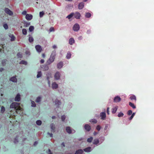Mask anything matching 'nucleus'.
Wrapping results in <instances>:
<instances>
[{
    "label": "nucleus",
    "mask_w": 154,
    "mask_h": 154,
    "mask_svg": "<svg viewBox=\"0 0 154 154\" xmlns=\"http://www.w3.org/2000/svg\"><path fill=\"white\" fill-rule=\"evenodd\" d=\"M20 104L17 102H13L12 103L10 106V108H14L15 111L17 113L20 114V111L22 110L20 106Z\"/></svg>",
    "instance_id": "f257e3e1"
},
{
    "label": "nucleus",
    "mask_w": 154,
    "mask_h": 154,
    "mask_svg": "<svg viewBox=\"0 0 154 154\" xmlns=\"http://www.w3.org/2000/svg\"><path fill=\"white\" fill-rule=\"evenodd\" d=\"M56 54V51L54 50L52 51L50 57L47 61V64L50 65L54 61Z\"/></svg>",
    "instance_id": "f03ea898"
},
{
    "label": "nucleus",
    "mask_w": 154,
    "mask_h": 154,
    "mask_svg": "<svg viewBox=\"0 0 154 154\" xmlns=\"http://www.w3.org/2000/svg\"><path fill=\"white\" fill-rule=\"evenodd\" d=\"M80 29V26L79 24L78 23L75 24L73 27V30L75 32L78 31Z\"/></svg>",
    "instance_id": "7ed1b4c3"
},
{
    "label": "nucleus",
    "mask_w": 154,
    "mask_h": 154,
    "mask_svg": "<svg viewBox=\"0 0 154 154\" xmlns=\"http://www.w3.org/2000/svg\"><path fill=\"white\" fill-rule=\"evenodd\" d=\"M60 74L59 72H57L54 75V79L55 80H58L60 79Z\"/></svg>",
    "instance_id": "20e7f679"
},
{
    "label": "nucleus",
    "mask_w": 154,
    "mask_h": 154,
    "mask_svg": "<svg viewBox=\"0 0 154 154\" xmlns=\"http://www.w3.org/2000/svg\"><path fill=\"white\" fill-rule=\"evenodd\" d=\"M66 130L69 134L74 133L75 132L74 130H72L69 127H67L66 128Z\"/></svg>",
    "instance_id": "39448f33"
},
{
    "label": "nucleus",
    "mask_w": 154,
    "mask_h": 154,
    "mask_svg": "<svg viewBox=\"0 0 154 154\" xmlns=\"http://www.w3.org/2000/svg\"><path fill=\"white\" fill-rule=\"evenodd\" d=\"M4 11L6 13L10 16H12L13 15L12 12L8 8H5Z\"/></svg>",
    "instance_id": "423d86ee"
},
{
    "label": "nucleus",
    "mask_w": 154,
    "mask_h": 154,
    "mask_svg": "<svg viewBox=\"0 0 154 154\" xmlns=\"http://www.w3.org/2000/svg\"><path fill=\"white\" fill-rule=\"evenodd\" d=\"M74 17L77 19H80L81 17V14L80 13L78 12H76L75 13H74Z\"/></svg>",
    "instance_id": "0eeeda50"
},
{
    "label": "nucleus",
    "mask_w": 154,
    "mask_h": 154,
    "mask_svg": "<svg viewBox=\"0 0 154 154\" xmlns=\"http://www.w3.org/2000/svg\"><path fill=\"white\" fill-rule=\"evenodd\" d=\"M121 98L119 96L115 97L113 100V101L115 103H119L121 100Z\"/></svg>",
    "instance_id": "6e6552de"
},
{
    "label": "nucleus",
    "mask_w": 154,
    "mask_h": 154,
    "mask_svg": "<svg viewBox=\"0 0 154 154\" xmlns=\"http://www.w3.org/2000/svg\"><path fill=\"white\" fill-rule=\"evenodd\" d=\"M51 87L53 89H56L58 88V85L56 82H54L52 84Z\"/></svg>",
    "instance_id": "1a4fd4ad"
},
{
    "label": "nucleus",
    "mask_w": 154,
    "mask_h": 154,
    "mask_svg": "<svg viewBox=\"0 0 154 154\" xmlns=\"http://www.w3.org/2000/svg\"><path fill=\"white\" fill-rule=\"evenodd\" d=\"M32 15L30 14H27L25 17L26 19L27 20H30L32 18Z\"/></svg>",
    "instance_id": "9d476101"
},
{
    "label": "nucleus",
    "mask_w": 154,
    "mask_h": 154,
    "mask_svg": "<svg viewBox=\"0 0 154 154\" xmlns=\"http://www.w3.org/2000/svg\"><path fill=\"white\" fill-rule=\"evenodd\" d=\"M35 48L36 51L38 53H40L42 51V48L41 46L39 45H37L35 46Z\"/></svg>",
    "instance_id": "9b49d317"
},
{
    "label": "nucleus",
    "mask_w": 154,
    "mask_h": 154,
    "mask_svg": "<svg viewBox=\"0 0 154 154\" xmlns=\"http://www.w3.org/2000/svg\"><path fill=\"white\" fill-rule=\"evenodd\" d=\"M61 104V102L58 99H56L55 101V106L57 107H59L60 106Z\"/></svg>",
    "instance_id": "f8f14e48"
},
{
    "label": "nucleus",
    "mask_w": 154,
    "mask_h": 154,
    "mask_svg": "<svg viewBox=\"0 0 154 154\" xmlns=\"http://www.w3.org/2000/svg\"><path fill=\"white\" fill-rule=\"evenodd\" d=\"M100 116L101 117V119L104 120L106 117V114L105 112H101L100 113Z\"/></svg>",
    "instance_id": "ddd939ff"
},
{
    "label": "nucleus",
    "mask_w": 154,
    "mask_h": 154,
    "mask_svg": "<svg viewBox=\"0 0 154 154\" xmlns=\"http://www.w3.org/2000/svg\"><path fill=\"white\" fill-rule=\"evenodd\" d=\"M84 3L83 2H80L78 5V8L79 9H82L84 7Z\"/></svg>",
    "instance_id": "4468645a"
},
{
    "label": "nucleus",
    "mask_w": 154,
    "mask_h": 154,
    "mask_svg": "<svg viewBox=\"0 0 154 154\" xmlns=\"http://www.w3.org/2000/svg\"><path fill=\"white\" fill-rule=\"evenodd\" d=\"M51 131L53 132H54L55 131V127L54 124L52 123L50 125Z\"/></svg>",
    "instance_id": "2eb2a0df"
},
{
    "label": "nucleus",
    "mask_w": 154,
    "mask_h": 154,
    "mask_svg": "<svg viewBox=\"0 0 154 154\" xmlns=\"http://www.w3.org/2000/svg\"><path fill=\"white\" fill-rule=\"evenodd\" d=\"M20 99V95L19 94H17L15 97L14 100L16 101H19Z\"/></svg>",
    "instance_id": "dca6fc26"
},
{
    "label": "nucleus",
    "mask_w": 154,
    "mask_h": 154,
    "mask_svg": "<svg viewBox=\"0 0 154 154\" xmlns=\"http://www.w3.org/2000/svg\"><path fill=\"white\" fill-rule=\"evenodd\" d=\"M92 149H91V147H88L84 149L83 150L84 151L87 152H89L92 151Z\"/></svg>",
    "instance_id": "f3484780"
},
{
    "label": "nucleus",
    "mask_w": 154,
    "mask_h": 154,
    "mask_svg": "<svg viewBox=\"0 0 154 154\" xmlns=\"http://www.w3.org/2000/svg\"><path fill=\"white\" fill-rule=\"evenodd\" d=\"M85 129L87 131H89L91 129V127L88 124H85L84 126Z\"/></svg>",
    "instance_id": "a211bd4d"
},
{
    "label": "nucleus",
    "mask_w": 154,
    "mask_h": 154,
    "mask_svg": "<svg viewBox=\"0 0 154 154\" xmlns=\"http://www.w3.org/2000/svg\"><path fill=\"white\" fill-rule=\"evenodd\" d=\"M63 66V63L62 62H60L57 64V66L58 69L61 68Z\"/></svg>",
    "instance_id": "6ab92c4d"
},
{
    "label": "nucleus",
    "mask_w": 154,
    "mask_h": 154,
    "mask_svg": "<svg viewBox=\"0 0 154 154\" xmlns=\"http://www.w3.org/2000/svg\"><path fill=\"white\" fill-rule=\"evenodd\" d=\"M10 80L14 82H16L17 81V79L16 76L11 77L10 79Z\"/></svg>",
    "instance_id": "aec40b11"
},
{
    "label": "nucleus",
    "mask_w": 154,
    "mask_h": 154,
    "mask_svg": "<svg viewBox=\"0 0 154 154\" xmlns=\"http://www.w3.org/2000/svg\"><path fill=\"white\" fill-rule=\"evenodd\" d=\"M9 37L11 38V41H13L15 40V38L14 35L12 34H10L9 35Z\"/></svg>",
    "instance_id": "412c9836"
},
{
    "label": "nucleus",
    "mask_w": 154,
    "mask_h": 154,
    "mask_svg": "<svg viewBox=\"0 0 154 154\" xmlns=\"http://www.w3.org/2000/svg\"><path fill=\"white\" fill-rule=\"evenodd\" d=\"M75 42V40L72 38H70L69 40V43L70 45H73Z\"/></svg>",
    "instance_id": "4be33fe9"
},
{
    "label": "nucleus",
    "mask_w": 154,
    "mask_h": 154,
    "mask_svg": "<svg viewBox=\"0 0 154 154\" xmlns=\"http://www.w3.org/2000/svg\"><path fill=\"white\" fill-rule=\"evenodd\" d=\"M83 150L82 149H79L76 151L75 154H83Z\"/></svg>",
    "instance_id": "5701e85b"
},
{
    "label": "nucleus",
    "mask_w": 154,
    "mask_h": 154,
    "mask_svg": "<svg viewBox=\"0 0 154 154\" xmlns=\"http://www.w3.org/2000/svg\"><path fill=\"white\" fill-rule=\"evenodd\" d=\"M29 37V41L30 43L33 42L34 41V39L33 37L30 35H28Z\"/></svg>",
    "instance_id": "b1692460"
},
{
    "label": "nucleus",
    "mask_w": 154,
    "mask_h": 154,
    "mask_svg": "<svg viewBox=\"0 0 154 154\" xmlns=\"http://www.w3.org/2000/svg\"><path fill=\"white\" fill-rule=\"evenodd\" d=\"M118 109V106H115L112 108V112L113 114H115L116 113Z\"/></svg>",
    "instance_id": "393cba45"
},
{
    "label": "nucleus",
    "mask_w": 154,
    "mask_h": 154,
    "mask_svg": "<svg viewBox=\"0 0 154 154\" xmlns=\"http://www.w3.org/2000/svg\"><path fill=\"white\" fill-rule=\"evenodd\" d=\"M42 98V97L41 96L38 97L36 99L35 102L37 103H39L41 101Z\"/></svg>",
    "instance_id": "a878e982"
},
{
    "label": "nucleus",
    "mask_w": 154,
    "mask_h": 154,
    "mask_svg": "<svg viewBox=\"0 0 154 154\" xmlns=\"http://www.w3.org/2000/svg\"><path fill=\"white\" fill-rule=\"evenodd\" d=\"M42 68L44 70H47L49 69V67L47 65L43 66Z\"/></svg>",
    "instance_id": "bb28decb"
},
{
    "label": "nucleus",
    "mask_w": 154,
    "mask_h": 154,
    "mask_svg": "<svg viewBox=\"0 0 154 154\" xmlns=\"http://www.w3.org/2000/svg\"><path fill=\"white\" fill-rule=\"evenodd\" d=\"M100 141L99 140L97 139H96L94 140L93 144L95 145H97L99 143Z\"/></svg>",
    "instance_id": "cd10ccee"
},
{
    "label": "nucleus",
    "mask_w": 154,
    "mask_h": 154,
    "mask_svg": "<svg viewBox=\"0 0 154 154\" xmlns=\"http://www.w3.org/2000/svg\"><path fill=\"white\" fill-rule=\"evenodd\" d=\"M74 13H71L66 17V18H68V19H69L74 16Z\"/></svg>",
    "instance_id": "c85d7f7f"
},
{
    "label": "nucleus",
    "mask_w": 154,
    "mask_h": 154,
    "mask_svg": "<svg viewBox=\"0 0 154 154\" xmlns=\"http://www.w3.org/2000/svg\"><path fill=\"white\" fill-rule=\"evenodd\" d=\"M85 16L86 18H89L91 16V14L89 12H87L85 13Z\"/></svg>",
    "instance_id": "c756f323"
},
{
    "label": "nucleus",
    "mask_w": 154,
    "mask_h": 154,
    "mask_svg": "<svg viewBox=\"0 0 154 154\" xmlns=\"http://www.w3.org/2000/svg\"><path fill=\"white\" fill-rule=\"evenodd\" d=\"M24 24L25 26L27 27L30 24L29 22H27L26 21H24Z\"/></svg>",
    "instance_id": "7c9ffc66"
},
{
    "label": "nucleus",
    "mask_w": 154,
    "mask_h": 154,
    "mask_svg": "<svg viewBox=\"0 0 154 154\" xmlns=\"http://www.w3.org/2000/svg\"><path fill=\"white\" fill-rule=\"evenodd\" d=\"M99 140H99L100 141V144L104 141L105 140V138L101 136L99 138Z\"/></svg>",
    "instance_id": "2f4dec72"
},
{
    "label": "nucleus",
    "mask_w": 154,
    "mask_h": 154,
    "mask_svg": "<svg viewBox=\"0 0 154 154\" xmlns=\"http://www.w3.org/2000/svg\"><path fill=\"white\" fill-rule=\"evenodd\" d=\"M129 105L133 109H135L136 108V106L134 105V104L131 103V102H129Z\"/></svg>",
    "instance_id": "473e14b6"
},
{
    "label": "nucleus",
    "mask_w": 154,
    "mask_h": 154,
    "mask_svg": "<svg viewBox=\"0 0 154 154\" xmlns=\"http://www.w3.org/2000/svg\"><path fill=\"white\" fill-rule=\"evenodd\" d=\"M42 76V73L41 71L38 72L36 77L37 78L41 77Z\"/></svg>",
    "instance_id": "72a5a7b5"
},
{
    "label": "nucleus",
    "mask_w": 154,
    "mask_h": 154,
    "mask_svg": "<svg viewBox=\"0 0 154 154\" xmlns=\"http://www.w3.org/2000/svg\"><path fill=\"white\" fill-rule=\"evenodd\" d=\"M20 64H23L25 65H26L27 64V61L25 60H22L19 63Z\"/></svg>",
    "instance_id": "f704fd0d"
},
{
    "label": "nucleus",
    "mask_w": 154,
    "mask_h": 154,
    "mask_svg": "<svg viewBox=\"0 0 154 154\" xmlns=\"http://www.w3.org/2000/svg\"><path fill=\"white\" fill-rule=\"evenodd\" d=\"M7 60L6 59H4L2 60V63L3 66H5L6 65Z\"/></svg>",
    "instance_id": "c9c22d12"
},
{
    "label": "nucleus",
    "mask_w": 154,
    "mask_h": 154,
    "mask_svg": "<svg viewBox=\"0 0 154 154\" xmlns=\"http://www.w3.org/2000/svg\"><path fill=\"white\" fill-rule=\"evenodd\" d=\"M71 57V54L70 52H69L67 53V55L66 56V58L67 59H69Z\"/></svg>",
    "instance_id": "e433bc0d"
},
{
    "label": "nucleus",
    "mask_w": 154,
    "mask_h": 154,
    "mask_svg": "<svg viewBox=\"0 0 154 154\" xmlns=\"http://www.w3.org/2000/svg\"><path fill=\"white\" fill-rule=\"evenodd\" d=\"M89 122H93L94 123H96L97 122V121L95 119H91Z\"/></svg>",
    "instance_id": "4c0bfd02"
},
{
    "label": "nucleus",
    "mask_w": 154,
    "mask_h": 154,
    "mask_svg": "<svg viewBox=\"0 0 154 154\" xmlns=\"http://www.w3.org/2000/svg\"><path fill=\"white\" fill-rule=\"evenodd\" d=\"M130 99L131 100H134L135 101L136 100V96L135 95H131L130 97Z\"/></svg>",
    "instance_id": "58836bf2"
},
{
    "label": "nucleus",
    "mask_w": 154,
    "mask_h": 154,
    "mask_svg": "<svg viewBox=\"0 0 154 154\" xmlns=\"http://www.w3.org/2000/svg\"><path fill=\"white\" fill-rule=\"evenodd\" d=\"M22 33L24 35H26L27 34V31L25 29H22Z\"/></svg>",
    "instance_id": "ea45409f"
},
{
    "label": "nucleus",
    "mask_w": 154,
    "mask_h": 154,
    "mask_svg": "<svg viewBox=\"0 0 154 154\" xmlns=\"http://www.w3.org/2000/svg\"><path fill=\"white\" fill-rule=\"evenodd\" d=\"M42 122L41 120H38L36 122V124L38 125H40L42 124Z\"/></svg>",
    "instance_id": "a19ab883"
},
{
    "label": "nucleus",
    "mask_w": 154,
    "mask_h": 154,
    "mask_svg": "<svg viewBox=\"0 0 154 154\" xmlns=\"http://www.w3.org/2000/svg\"><path fill=\"white\" fill-rule=\"evenodd\" d=\"M34 29V26H30L29 28V32H31L33 31Z\"/></svg>",
    "instance_id": "79ce46f5"
},
{
    "label": "nucleus",
    "mask_w": 154,
    "mask_h": 154,
    "mask_svg": "<svg viewBox=\"0 0 154 154\" xmlns=\"http://www.w3.org/2000/svg\"><path fill=\"white\" fill-rule=\"evenodd\" d=\"M44 14V12L43 11L40 12L39 13V16L41 18L43 17Z\"/></svg>",
    "instance_id": "37998d69"
},
{
    "label": "nucleus",
    "mask_w": 154,
    "mask_h": 154,
    "mask_svg": "<svg viewBox=\"0 0 154 154\" xmlns=\"http://www.w3.org/2000/svg\"><path fill=\"white\" fill-rule=\"evenodd\" d=\"M93 138L92 137H91L90 138H88L87 139V141L88 142L90 143L92 142V141L93 140Z\"/></svg>",
    "instance_id": "c03bdc74"
},
{
    "label": "nucleus",
    "mask_w": 154,
    "mask_h": 154,
    "mask_svg": "<svg viewBox=\"0 0 154 154\" xmlns=\"http://www.w3.org/2000/svg\"><path fill=\"white\" fill-rule=\"evenodd\" d=\"M124 116V114L122 112H120L118 114V116L119 117H122Z\"/></svg>",
    "instance_id": "a18cd8bd"
},
{
    "label": "nucleus",
    "mask_w": 154,
    "mask_h": 154,
    "mask_svg": "<svg viewBox=\"0 0 154 154\" xmlns=\"http://www.w3.org/2000/svg\"><path fill=\"white\" fill-rule=\"evenodd\" d=\"M135 112H133L131 115V117L129 118V120H131L132 119L134 116H135Z\"/></svg>",
    "instance_id": "49530a36"
},
{
    "label": "nucleus",
    "mask_w": 154,
    "mask_h": 154,
    "mask_svg": "<svg viewBox=\"0 0 154 154\" xmlns=\"http://www.w3.org/2000/svg\"><path fill=\"white\" fill-rule=\"evenodd\" d=\"M5 108L3 106H2L1 107V112L2 113H3L5 111Z\"/></svg>",
    "instance_id": "de8ad7c7"
},
{
    "label": "nucleus",
    "mask_w": 154,
    "mask_h": 154,
    "mask_svg": "<svg viewBox=\"0 0 154 154\" xmlns=\"http://www.w3.org/2000/svg\"><path fill=\"white\" fill-rule=\"evenodd\" d=\"M31 106L32 107H35L36 106V104L35 102L31 100Z\"/></svg>",
    "instance_id": "09e8293b"
},
{
    "label": "nucleus",
    "mask_w": 154,
    "mask_h": 154,
    "mask_svg": "<svg viewBox=\"0 0 154 154\" xmlns=\"http://www.w3.org/2000/svg\"><path fill=\"white\" fill-rule=\"evenodd\" d=\"M3 27L5 29H8V25L6 23L4 24Z\"/></svg>",
    "instance_id": "8fccbe9b"
},
{
    "label": "nucleus",
    "mask_w": 154,
    "mask_h": 154,
    "mask_svg": "<svg viewBox=\"0 0 154 154\" xmlns=\"http://www.w3.org/2000/svg\"><path fill=\"white\" fill-rule=\"evenodd\" d=\"M18 142V137H16V138L14 139V143H17Z\"/></svg>",
    "instance_id": "3c124183"
},
{
    "label": "nucleus",
    "mask_w": 154,
    "mask_h": 154,
    "mask_svg": "<svg viewBox=\"0 0 154 154\" xmlns=\"http://www.w3.org/2000/svg\"><path fill=\"white\" fill-rule=\"evenodd\" d=\"M132 111L131 110H129L127 112V114L129 116L131 115L132 113Z\"/></svg>",
    "instance_id": "603ef678"
},
{
    "label": "nucleus",
    "mask_w": 154,
    "mask_h": 154,
    "mask_svg": "<svg viewBox=\"0 0 154 154\" xmlns=\"http://www.w3.org/2000/svg\"><path fill=\"white\" fill-rule=\"evenodd\" d=\"M101 128V127L100 125H98L96 128V129L98 131H100Z\"/></svg>",
    "instance_id": "864d4df0"
},
{
    "label": "nucleus",
    "mask_w": 154,
    "mask_h": 154,
    "mask_svg": "<svg viewBox=\"0 0 154 154\" xmlns=\"http://www.w3.org/2000/svg\"><path fill=\"white\" fill-rule=\"evenodd\" d=\"M17 56L19 58H22V56L21 54H20V53H18L17 54Z\"/></svg>",
    "instance_id": "5fc2aeb1"
},
{
    "label": "nucleus",
    "mask_w": 154,
    "mask_h": 154,
    "mask_svg": "<svg viewBox=\"0 0 154 154\" xmlns=\"http://www.w3.org/2000/svg\"><path fill=\"white\" fill-rule=\"evenodd\" d=\"M66 116L65 115H63L61 116V119L63 121L65 119Z\"/></svg>",
    "instance_id": "6e6d98bb"
},
{
    "label": "nucleus",
    "mask_w": 154,
    "mask_h": 154,
    "mask_svg": "<svg viewBox=\"0 0 154 154\" xmlns=\"http://www.w3.org/2000/svg\"><path fill=\"white\" fill-rule=\"evenodd\" d=\"M54 31V28L52 27L50 28L49 29V31L50 32Z\"/></svg>",
    "instance_id": "4d7b16f0"
},
{
    "label": "nucleus",
    "mask_w": 154,
    "mask_h": 154,
    "mask_svg": "<svg viewBox=\"0 0 154 154\" xmlns=\"http://www.w3.org/2000/svg\"><path fill=\"white\" fill-rule=\"evenodd\" d=\"M25 53L26 55H30V52L28 51H26L25 52Z\"/></svg>",
    "instance_id": "13d9d810"
},
{
    "label": "nucleus",
    "mask_w": 154,
    "mask_h": 154,
    "mask_svg": "<svg viewBox=\"0 0 154 154\" xmlns=\"http://www.w3.org/2000/svg\"><path fill=\"white\" fill-rule=\"evenodd\" d=\"M46 76H51V73L50 72H48L46 74Z\"/></svg>",
    "instance_id": "bf43d9fd"
},
{
    "label": "nucleus",
    "mask_w": 154,
    "mask_h": 154,
    "mask_svg": "<svg viewBox=\"0 0 154 154\" xmlns=\"http://www.w3.org/2000/svg\"><path fill=\"white\" fill-rule=\"evenodd\" d=\"M47 134L49 135L51 137H52L53 134L52 133H50L49 132H48Z\"/></svg>",
    "instance_id": "052dcab7"
},
{
    "label": "nucleus",
    "mask_w": 154,
    "mask_h": 154,
    "mask_svg": "<svg viewBox=\"0 0 154 154\" xmlns=\"http://www.w3.org/2000/svg\"><path fill=\"white\" fill-rule=\"evenodd\" d=\"M22 14H23V15H26L27 14H26V11H23L22 13Z\"/></svg>",
    "instance_id": "680f3d73"
},
{
    "label": "nucleus",
    "mask_w": 154,
    "mask_h": 154,
    "mask_svg": "<svg viewBox=\"0 0 154 154\" xmlns=\"http://www.w3.org/2000/svg\"><path fill=\"white\" fill-rule=\"evenodd\" d=\"M91 31L89 29L87 31V33L88 34H89L91 33Z\"/></svg>",
    "instance_id": "e2e57ef3"
},
{
    "label": "nucleus",
    "mask_w": 154,
    "mask_h": 154,
    "mask_svg": "<svg viewBox=\"0 0 154 154\" xmlns=\"http://www.w3.org/2000/svg\"><path fill=\"white\" fill-rule=\"evenodd\" d=\"M51 77V76H47V81L50 80L49 79Z\"/></svg>",
    "instance_id": "0e129e2a"
},
{
    "label": "nucleus",
    "mask_w": 154,
    "mask_h": 154,
    "mask_svg": "<svg viewBox=\"0 0 154 154\" xmlns=\"http://www.w3.org/2000/svg\"><path fill=\"white\" fill-rule=\"evenodd\" d=\"M48 154H52L51 152V151L50 149H48Z\"/></svg>",
    "instance_id": "69168bd1"
},
{
    "label": "nucleus",
    "mask_w": 154,
    "mask_h": 154,
    "mask_svg": "<svg viewBox=\"0 0 154 154\" xmlns=\"http://www.w3.org/2000/svg\"><path fill=\"white\" fill-rule=\"evenodd\" d=\"M44 61H45L43 59H41L40 62L41 63H43L44 62Z\"/></svg>",
    "instance_id": "338daca9"
},
{
    "label": "nucleus",
    "mask_w": 154,
    "mask_h": 154,
    "mask_svg": "<svg viewBox=\"0 0 154 154\" xmlns=\"http://www.w3.org/2000/svg\"><path fill=\"white\" fill-rule=\"evenodd\" d=\"M79 40H81L82 39V36H80L78 38Z\"/></svg>",
    "instance_id": "774afa93"
}]
</instances>
